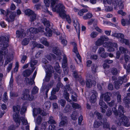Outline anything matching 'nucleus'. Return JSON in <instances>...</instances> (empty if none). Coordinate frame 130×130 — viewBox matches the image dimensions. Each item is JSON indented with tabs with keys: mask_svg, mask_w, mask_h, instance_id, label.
<instances>
[{
	"mask_svg": "<svg viewBox=\"0 0 130 130\" xmlns=\"http://www.w3.org/2000/svg\"><path fill=\"white\" fill-rule=\"evenodd\" d=\"M21 108V106L19 105H14L13 107V111L15 112L13 115V118L15 122H27V120L24 116L21 117L19 118V111Z\"/></svg>",
	"mask_w": 130,
	"mask_h": 130,
	"instance_id": "obj_1",
	"label": "nucleus"
},
{
	"mask_svg": "<svg viewBox=\"0 0 130 130\" xmlns=\"http://www.w3.org/2000/svg\"><path fill=\"white\" fill-rule=\"evenodd\" d=\"M112 110L114 115L116 116H119V122H127L128 121V118L123 115L124 110V108L122 106L120 105L119 106L118 111L116 109V108L115 107L112 108Z\"/></svg>",
	"mask_w": 130,
	"mask_h": 130,
	"instance_id": "obj_2",
	"label": "nucleus"
},
{
	"mask_svg": "<svg viewBox=\"0 0 130 130\" xmlns=\"http://www.w3.org/2000/svg\"><path fill=\"white\" fill-rule=\"evenodd\" d=\"M42 22L45 26L46 27L45 30L46 32L44 33V35L47 37H50L52 35V30L49 28L50 26L49 21L46 19L43 18L42 19Z\"/></svg>",
	"mask_w": 130,
	"mask_h": 130,
	"instance_id": "obj_3",
	"label": "nucleus"
},
{
	"mask_svg": "<svg viewBox=\"0 0 130 130\" xmlns=\"http://www.w3.org/2000/svg\"><path fill=\"white\" fill-rule=\"evenodd\" d=\"M127 81L126 76L124 75L122 77H119L117 81H115L114 83L116 89H118L119 88L120 86H121L123 82L125 83Z\"/></svg>",
	"mask_w": 130,
	"mask_h": 130,
	"instance_id": "obj_4",
	"label": "nucleus"
},
{
	"mask_svg": "<svg viewBox=\"0 0 130 130\" xmlns=\"http://www.w3.org/2000/svg\"><path fill=\"white\" fill-rule=\"evenodd\" d=\"M29 91L28 90L25 89L23 91L21 98L23 100H28L32 101L34 99V96L29 94Z\"/></svg>",
	"mask_w": 130,
	"mask_h": 130,
	"instance_id": "obj_5",
	"label": "nucleus"
},
{
	"mask_svg": "<svg viewBox=\"0 0 130 130\" xmlns=\"http://www.w3.org/2000/svg\"><path fill=\"white\" fill-rule=\"evenodd\" d=\"M65 7L61 4H59L53 7L52 9L53 11L58 12H66L64 10Z\"/></svg>",
	"mask_w": 130,
	"mask_h": 130,
	"instance_id": "obj_6",
	"label": "nucleus"
},
{
	"mask_svg": "<svg viewBox=\"0 0 130 130\" xmlns=\"http://www.w3.org/2000/svg\"><path fill=\"white\" fill-rule=\"evenodd\" d=\"M7 15H9V18L7 19V20L9 22H13L14 20L16 15V13L15 12H12L8 10L7 11Z\"/></svg>",
	"mask_w": 130,
	"mask_h": 130,
	"instance_id": "obj_7",
	"label": "nucleus"
},
{
	"mask_svg": "<svg viewBox=\"0 0 130 130\" xmlns=\"http://www.w3.org/2000/svg\"><path fill=\"white\" fill-rule=\"evenodd\" d=\"M37 73V70H36L34 72L33 76L32 78H31L30 79L28 78H26L25 79V81L26 82V83L28 84L29 85H32L35 82H34V79L35 78L36 75Z\"/></svg>",
	"mask_w": 130,
	"mask_h": 130,
	"instance_id": "obj_8",
	"label": "nucleus"
},
{
	"mask_svg": "<svg viewBox=\"0 0 130 130\" xmlns=\"http://www.w3.org/2000/svg\"><path fill=\"white\" fill-rule=\"evenodd\" d=\"M112 95L110 92H107L104 94H101L100 96L101 99H103L104 101L108 102L110 100V96Z\"/></svg>",
	"mask_w": 130,
	"mask_h": 130,
	"instance_id": "obj_9",
	"label": "nucleus"
},
{
	"mask_svg": "<svg viewBox=\"0 0 130 130\" xmlns=\"http://www.w3.org/2000/svg\"><path fill=\"white\" fill-rule=\"evenodd\" d=\"M90 94L91 95L90 96V101L91 103H94L96 100L97 93L94 90H92Z\"/></svg>",
	"mask_w": 130,
	"mask_h": 130,
	"instance_id": "obj_10",
	"label": "nucleus"
},
{
	"mask_svg": "<svg viewBox=\"0 0 130 130\" xmlns=\"http://www.w3.org/2000/svg\"><path fill=\"white\" fill-rule=\"evenodd\" d=\"M8 46L7 42H4L3 43V46L2 51H0V57H1L3 55H6L8 53V50L6 47Z\"/></svg>",
	"mask_w": 130,
	"mask_h": 130,
	"instance_id": "obj_11",
	"label": "nucleus"
},
{
	"mask_svg": "<svg viewBox=\"0 0 130 130\" xmlns=\"http://www.w3.org/2000/svg\"><path fill=\"white\" fill-rule=\"evenodd\" d=\"M38 61L35 60L34 57H31L29 63L30 65V67L32 68V71H34L36 68L35 66L38 63Z\"/></svg>",
	"mask_w": 130,
	"mask_h": 130,
	"instance_id": "obj_12",
	"label": "nucleus"
},
{
	"mask_svg": "<svg viewBox=\"0 0 130 130\" xmlns=\"http://www.w3.org/2000/svg\"><path fill=\"white\" fill-rule=\"evenodd\" d=\"M111 42H106L104 43L103 46L105 48H108V51L109 52L113 51L115 49L113 47H111Z\"/></svg>",
	"mask_w": 130,
	"mask_h": 130,
	"instance_id": "obj_13",
	"label": "nucleus"
},
{
	"mask_svg": "<svg viewBox=\"0 0 130 130\" xmlns=\"http://www.w3.org/2000/svg\"><path fill=\"white\" fill-rule=\"evenodd\" d=\"M16 36L18 38L24 37L26 35L24 31L21 29L20 30H17L16 32Z\"/></svg>",
	"mask_w": 130,
	"mask_h": 130,
	"instance_id": "obj_14",
	"label": "nucleus"
},
{
	"mask_svg": "<svg viewBox=\"0 0 130 130\" xmlns=\"http://www.w3.org/2000/svg\"><path fill=\"white\" fill-rule=\"evenodd\" d=\"M43 67L45 69V72L47 71L52 73H53L54 72L52 67L49 64L46 65L44 66Z\"/></svg>",
	"mask_w": 130,
	"mask_h": 130,
	"instance_id": "obj_15",
	"label": "nucleus"
},
{
	"mask_svg": "<svg viewBox=\"0 0 130 130\" xmlns=\"http://www.w3.org/2000/svg\"><path fill=\"white\" fill-rule=\"evenodd\" d=\"M74 26L77 32V30H78V38H79V35L80 33V28L79 27L80 25L78 22L77 21H76V22H74Z\"/></svg>",
	"mask_w": 130,
	"mask_h": 130,
	"instance_id": "obj_16",
	"label": "nucleus"
},
{
	"mask_svg": "<svg viewBox=\"0 0 130 130\" xmlns=\"http://www.w3.org/2000/svg\"><path fill=\"white\" fill-rule=\"evenodd\" d=\"M96 84V82L94 80H87L86 81V85L87 87L90 88L91 87L92 85L95 86Z\"/></svg>",
	"mask_w": 130,
	"mask_h": 130,
	"instance_id": "obj_17",
	"label": "nucleus"
},
{
	"mask_svg": "<svg viewBox=\"0 0 130 130\" xmlns=\"http://www.w3.org/2000/svg\"><path fill=\"white\" fill-rule=\"evenodd\" d=\"M42 111V110L40 108H35L33 110V114L34 116L35 117L37 114H40L41 112Z\"/></svg>",
	"mask_w": 130,
	"mask_h": 130,
	"instance_id": "obj_18",
	"label": "nucleus"
},
{
	"mask_svg": "<svg viewBox=\"0 0 130 130\" xmlns=\"http://www.w3.org/2000/svg\"><path fill=\"white\" fill-rule=\"evenodd\" d=\"M59 116L60 122H67L68 121V118L66 116H63L62 113H60Z\"/></svg>",
	"mask_w": 130,
	"mask_h": 130,
	"instance_id": "obj_19",
	"label": "nucleus"
},
{
	"mask_svg": "<svg viewBox=\"0 0 130 130\" xmlns=\"http://www.w3.org/2000/svg\"><path fill=\"white\" fill-rule=\"evenodd\" d=\"M130 93L127 94V96L124 98L123 102L126 104L128 105L130 103Z\"/></svg>",
	"mask_w": 130,
	"mask_h": 130,
	"instance_id": "obj_20",
	"label": "nucleus"
},
{
	"mask_svg": "<svg viewBox=\"0 0 130 130\" xmlns=\"http://www.w3.org/2000/svg\"><path fill=\"white\" fill-rule=\"evenodd\" d=\"M52 76V73H49L47 71H46V75L45 77V81L47 82L49 81L50 78Z\"/></svg>",
	"mask_w": 130,
	"mask_h": 130,
	"instance_id": "obj_21",
	"label": "nucleus"
},
{
	"mask_svg": "<svg viewBox=\"0 0 130 130\" xmlns=\"http://www.w3.org/2000/svg\"><path fill=\"white\" fill-rule=\"evenodd\" d=\"M32 69L31 70L29 69H27L24 71L23 72V75L25 77L29 76L30 74L33 72Z\"/></svg>",
	"mask_w": 130,
	"mask_h": 130,
	"instance_id": "obj_22",
	"label": "nucleus"
},
{
	"mask_svg": "<svg viewBox=\"0 0 130 130\" xmlns=\"http://www.w3.org/2000/svg\"><path fill=\"white\" fill-rule=\"evenodd\" d=\"M62 67L63 68H65L67 65V59L66 55H64L63 56L62 60Z\"/></svg>",
	"mask_w": 130,
	"mask_h": 130,
	"instance_id": "obj_23",
	"label": "nucleus"
},
{
	"mask_svg": "<svg viewBox=\"0 0 130 130\" xmlns=\"http://www.w3.org/2000/svg\"><path fill=\"white\" fill-rule=\"evenodd\" d=\"M49 90V88L47 87V85H43L41 88V91L45 92L46 97H47V93Z\"/></svg>",
	"mask_w": 130,
	"mask_h": 130,
	"instance_id": "obj_24",
	"label": "nucleus"
},
{
	"mask_svg": "<svg viewBox=\"0 0 130 130\" xmlns=\"http://www.w3.org/2000/svg\"><path fill=\"white\" fill-rule=\"evenodd\" d=\"M53 52L56 55H60L61 54V52L59 48L57 47H55L54 48Z\"/></svg>",
	"mask_w": 130,
	"mask_h": 130,
	"instance_id": "obj_25",
	"label": "nucleus"
},
{
	"mask_svg": "<svg viewBox=\"0 0 130 130\" xmlns=\"http://www.w3.org/2000/svg\"><path fill=\"white\" fill-rule=\"evenodd\" d=\"M38 31L37 29L33 27H31L27 30L28 32L29 31L31 33L33 34H36L38 33Z\"/></svg>",
	"mask_w": 130,
	"mask_h": 130,
	"instance_id": "obj_26",
	"label": "nucleus"
},
{
	"mask_svg": "<svg viewBox=\"0 0 130 130\" xmlns=\"http://www.w3.org/2000/svg\"><path fill=\"white\" fill-rule=\"evenodd\" d=\"M40 42L45 45L48 46H49V43L47 41V39L46 38H42L40 40Z\"/></svg>",
	"mask_w": 130,
	"mask_h": 130,
	"instance_id": "obj_27",
	"label": "nucleus"
},
{
	"mask_svg": "<svg viewBox=\"0 0 130 130\" xmlns=\"http://www.w3.org/2000/svg\"><path fill=\"white\" fill-rule=\"evenodd\" d=\"M46 57L48 60L50 61L52 59H55L56 58L54 54H52L47 55Z\"/></svg>",
	"mask_w": 130,
	"mask_h": 130,
	"instance_id": "obj_28",
	"label": "nucleus"
},
{
	"mask_svg": "<svg viewBox=\"0 0 130 130\" xmlns=\"http://www.w3.org/2000/svg\"><path fill=\"white\" fill-rule=\"evenodd\" d=\"M93 16L92 14L91 13H88L84 15L83 17V18L85 20H87L91 18Z\"/></svg>",
	"mask_w": 130,
	"mask_h": 130,
	"instance_id": "obj_29",
	"label": "nucleus"
},
{
	"mask_svg": "<svg viewBox=\"0 0 130 130\" xmlns=\"http://www.w3.org/2000/svg\"><path fill=\"white\" fill-rule=\"evenodd\" d=\"M60 68L59 64L58 63H56L54 67L55 69L58 73L60 74L61 73V70L60 69Z\"/></svg>",
	"mask_w": 130,
	"mask_h": 130,
	"instance_id": "obj_30",
	"label": "nucleus"
},
{
	"mask_svg": "<svg viewBox=\"0 0 130 130\" xmlns=\"http://www.w3.org/2000/svg\"><path fill=\"white\" fill-rule=\"evenodd\" d=\"M9 36H1L0 37V41L4 42H8L9 40Z\"/></svg>",
	"mask_w": 130,
	"mask_h": 130,
	"instance_id": "obj_31",
	"label": "nucleus"
},
{
	"mask_svg": "<svg viewBox=\"0 0 130 130\" xmlns=\"http://www.w3.org/2000/svg\"><path fill=\"white\" fill-rule=\"evenodd\" d=\"M78 113L76 111L73 112L71 116V118L72 119L74 120H76L78 116Z\"/></svg>",
	"mask_w": 130,
	"mask_h": 130,
	"instance_id": "obj_32",
	"label": "nucleus"
},
{
	"mask_svg": "<svg viewBox=\"0 0 130 130\" xmlns=\"http://www.w3.org/2000/svg\"><path fill=\"white\" fill-rule=\"evenodd\" d=\"M111 72L113 75H116L119 73V71L115 68H112L111 69Z\"/></svg>",
	"mask_w": 130,
	"mask_h": 130,
	"instance_id": "obj_33",
	"label": "nucleus"
},
{
	"mask_svg": "<svg viewBox=\"0 0 130 130\" xmlns=\"http://www.w3.org/2000/svg\"><path fill=\"white\" fill-rule=\"evenodd\" d=\"M37 15L34 12L29 16L30 20L31 22L35 20L36 19Z\"/></svg>",
	"mask_w": 130,
	"mask_h": 130,
	"instance_id": "obj_34",
	"label": "nucleus"
},
{
	"mask_svg": "<svg viewBox=\"0 0 130 130\" xmlns=\"http://www.w3.org/2000/svg\"><path fill=\"white\" fill-rule=\"evenodd\" d=\"M119 50L122 54L127 53L128 52L127 49L123 46L119 47Z\"/></svg>",
	"mask_w": 130,
	"mask_h": 130,
	"instance_id": "obj_35",
	"label": "nucleus"
},
{
	"mask_svg": "<svg viewBox=\"0 0 130 130\" xmlns=\"http://www.w3.org/2000/svg\"><path fill=\"white\" fill-rule=\"evenodd\" d=\"M78 72L76 70L73 71V75L74 77L77 80H78L80 79V76H79L78 75Z\"/></svg>",
	"mask_w": 130,
	"mask_h": 130,
	"instance_id": "obj_36",
	"label": "nucleus"
},
{
	"mask_svg": "<svg viewBox=\"0 0 130 130\" xmlns=\"http://www.w3.org/2000/svg\"><path fill=\"white\" fill-rule=\"evenodd\" d=\"M99 104L101 106V107H102L105 109H107V106L106 105L105 103L102 100L100 99L99 101Z\"/></svg>",
	"mask_w": 130,
	"mask_h": 130,
	"instance_id": "obj_37",
	"label": "nucleus"
},
{
	"mask_svg": "<svg viewBox=\"0 0 130 130\" xmlns=\"http://www.w3.org/2000/svg\"><path fill=\"white\" fill-rule=\"evenodd\" d=\"M88 10L86 9H83L79 11L78 13V15L80 16H82L84 13L88 12Z\"/></svg>",
	"mask_w": 130,
	"mask_h": 130,
	"instance_id": "obj_38",
	"label": "nucleus"
},
{
	"mask_svg": "<svg viewBox=\"0 0 130 130\" xmlns=\"http://www.w3.org/2000/svg\"><path fill=\"white\" fill-rule=\"evenodd\" d=\"M63 96L68 102H71V100L69 98V94L67 92H64L63 94Z\"/></svg>",
	"mask_w": 130,
	"mask_h": 130,
	"instance_id": "obj_39",
	"label": "nucleus"
},
{
	"mask_svg": "<svg viewBox=\"0 0 130 130\" xmlns=\"http://www.w3.org/2000/svg\"><path fill=\"white\" fill-rule=\"evenodd\" d=\"M104 43L103 42L100 38L95 42V44L96 45L100 46L103 44Z\"/></svg>",
	"mask_w": 130,
	"mask_h": 130,
	"instance_id": "obj_40",
	"label": "nucleus"
},
{
	"mask_svg": "<svg viewBox=\"0 0 130 130\" xmlns=\"http://www.w3.org/2000/svg\"><path fill=\"white\" fill-rule=\"evenodd\" d=\"M38 88L36 86H35L32 90L31 93L33 94H36L38 93Z\"/></svg>",
	"mask_w": 130,
	"mask_h": 130,
	"instance_id": "obj_41",
	"label": "nucleus"
},
{
	"mask_svg": "<svg viewBox=\"0 0 130 130\" xmlns=\"http://www.w3.org/2000/svg\"><path fill=\"white\" fill-rule=\"evenodd\" d=\"M34 12L33 11L29 9L26 10L25 11V14L29 17Z\"/></svg>",
	"mask_w": 130,
	"mask_h": 130,
	"instance_id": "obj_42",
	"label": "nucleus"
},
{
	"mask_svg": "<svg viewBox=\"0 0 130 130\" xmlns=\"http://www.w3.org/2000/svg\"><path fill=\"white\" fill-rule=\"evenodd\" d=\"M58 102L63 107H64L65 105L66 104V101L64 100L61 99L58 101Z\"/></svg>",
	"mask_w": 130,
	"mask_h": 130,
	"instance_id": "obj_43",
	"label": "nucleus"
},
{
	"mask_svg": "<svg viewBox=\"0 0 130 130\" xmlns=\"http://www.w3.org/2000/svg\"><path fill=\"white\" fill-rule=\"evenodd\" d=\"M44 106L46 109H49L51 106V103L49 101H46L44 104Z\"/></svg>",
	"mask_w": 130,
	"mask_h": 130,
	"instance_id": "obj_44",
	"label": "nucleus"
},
{
	"mask_svg": "<svg viewBox=\"0 0 130 130\" xmlns=\"http://www.w3.org/2000/svg\"><path fill=\"white\" fill-rule=\"evenodd\" d=\"M58 0H51V7L52 9L54 7L55 5L58 3Z\"/></svg>",
	"mask_w": 130,
	"mask_h": 130,
	"instance_id": "obj_45",
	"label": "nucleus"
},
{
	"mask_svg": "<svg viewBox=\"0 0 130 130\" xmlns=\"http://www.w3.org/2000/svg\"><path fill=\"white\" fill-rule=\"evenodd\" d=\"M29 42V40L28 39L25 38L24 39L22 42V44L24 45H27Z\"/></svg>",
	"mask_w": 130,
	"mask_h": 130,
	"instance_id": "obj_46",
	"label": "nucleus"
},
{
	"mask_svg": "<svg viewBox=\"0 0 130 130\" xmlns=\"http://www.w3.org/2000/svg\"><path fill=\"white\" fill-rule=\"evenodd\" d=\"M59 88L56 87L53 88L51 92V94H54L56 92H58L59 90Z\"/></svg>",
	"mask_w": 130,
	"mask_h": 130,
	"instance_id": "obj_47",
	"label": "nucleus"
},
{
	"mask_svg": "<svg viewBox=\"0 0 130 130\" xmlns=\"http://www.w3.org/2000/svg\"><path fill=\"white\" fill-rule=\"evenodd\" d=\"M72 107L75 109H78L80 107V106L76 103H73L72 104Z\"/></svg>",
	"mask_w": 130,
	"mask_h": 130,
	"instance_id": "obj_48",
	"label": "nucleus"
},
{
	"mask_svg": "<svg viewBox=\"0 0 130 130\" xmlns=\"http://www.w3.org/2000/svg\"><path fill=\"white\" fill-rule=\"evenodd\" d=\"M7 94V92H4L3 95V101L4 102H6L8 100V96Z\"/></svg>",
	"mask_w": 130,
	"mask_h": 130,
	"instance_id": "obj_49",
	"label": "nucleus"
},
{
	"mask_svg": "<svg viewBox=\"0 0 130 130\" xmlns=\"http://www.w3.org/2000/svg\"><path fill=\"white\" fill-rule=\"evenodd\" d=\"M26 107L25 106L22 107L20 111V113L21 115H23L25 113L26 110Z\"/></svg>",
	"mask_w": 130,
	"mask_h": 130,
	"instance_id": "obj_50",
	"label": "nucleus"
},
{
	"mask_svg": "<svg viewBox=\"0 0 130 130\" xmlns=\"http://www.w3.org/2000/svg\"><path fill=\"white\" fill-rule=\"evenodd\" d=\"M118 0H112V4L115 6H116L114 7V8L116 9V7L117 6L118 3L119 2Z\"/></svg>",
	"mask_w": 130,
	"mask_h": 130,
	"instance_id": "obj_51",
	"label": "nucleus"
},
{
	"mask_svg": "<svg viewBox=\"0 0 130 130\" xmlns=\"http://www.w3.org/2000/svg\"><path fill=\"white\" fill-rule=\"evenodd\" d=\"M103 127L104 128H106V130H110L109 128V125L108 122H103Z\"/></svg>",
	"mask_w": 130,
	"mask_h": 130,
	"instance_id": "obj_52",
	"label": "nucleus"
},
{
	"mask_svg": "<svg viewBox=\"0 0 130 130\" xmlns=\"http://www.w3.org/2000/svg\"><path fill=\"white\" fill-rule=\"evenodd\" d=\"M100 38L104 42L105 41H107L109 40V38L105 36H101Z\"/></svg>",
	"mask_w": 130,
	"mask_h": 130,
	"instance_id": "obj_53",
	"label": "nucleus"
},
{
	"mask_svg": "<svg viewBox=\"0 0 130 130\" xmlns=\"http://www.w3.org/2000/svg\"><path fill=\"white\" fill-rule=\"evenodd\" d=\"M54 82L53 80H51L50 82L47 85V87L49 88V89L53 86Z\"/></svg>",
	"mask_w": 130,
	"mask_h": 130,
	"instance_id": "obj_54",
	"label": "nucleus"
},
{
	"mask_svg": "<svg viewBox=\"0 0 130 130\" xmlns=\"http://www.w3.org/2000/svg\"><path fill=\"white\" fill-rule=\"evenodd\" d=\"M13 81V77L12 76H11L9 82V86H10V88H12Z\"/></svg>",
	"mask_w": 130,
	"mask_h": 130,
	"instance_id": "obj_55",
	"label": "nucleus"
},
{
	"mask_svg": "<svg viewBox=\"0 0 130 130\" xmlns=\"http://www.w3.org/2000/svg\"><path fill=\"white\" fill-rule=\"evenodd\" d=\"M98 35V33L95 31H93L92 32L90 36L92 38H94L95 37Z\"/></svg>",
	"mask_w": 130,
	"mask_h": 130,
	"instance_id": "obj_56",
	"label": "nucleus"
},
{
	"mask_svg": "<svg viewBox=\"0 0 130 130\" xmlns=\"http://www.w3.org/2000/svg\"><path fill=\"white\" fill-rule=\"evenodd\" d=\"M117 6L119 7V8L120 9H122L123 8L124 6L123 3L122 1H119L118 5H117Z\"/></svg>",
	"mask_w": 130,
	"mask_h": 130,
	"instance_id": "obj_57",
	"label": "nucleus"
},
{
	"mask_svg": "<svg viewBox=\"0 0 130 130\" xmlns=\"http://www.w3.org/2000/svg\"><path fill=\"white\" fill-rule=\"evenodd\" d=\"M86 76L87 77V80H92V77L90 74L89 73H87L86 75Z\"/></svg>",
	"mask_w": 130,
	"mask_h": 130,
	"instance_id": "obj_58",
	"label": "nucleus"
},
{
	"mask_svg": "<svg viewBox=\"0 0 130 130\" xmlns=\"http://www.w3.org/2000/svg\"><path fill=\"white\" fill-rule=\"evenodd\" d=\"M121 41L122 42L125 43L126 45H128L129 44V41L127 39H123L121 40Z\"/></svg>",
	"mask_w": 130,
	"mask_h": 130,
	"instance_id": "obj_59",
	"label": "nucleus"
},
{
	"mask_svg": "<svg viewBox=\"0 0 130 130\" xmlns=\"http://www.w3.org/2000/svg\"><path fill=\"white\" fill-rule=\"evenodd\" d=\"M124 35L122 34L119 33L117 34V38L118 39H121V40L124 39Z\"/></svg>",
	"mask_w": 130,
	"mask_h": 130,
	"instance_id": "obj_60",
	"label": "nucleus"
},
{
	"mask_svg": "<svg viewBox=\"0 0 130 130\" xmlns=\"http://www.w3.org/2000/svg\"><path fill=\"white\" fill-rule=\"evenodd\" d=\"M60 74H58L57 73H55L54 74V78L55 79L58 78V80H59L60 79Z\"/></svg>",
	"mask_w": 130,
	"mask_h": 130,
	"instance_id": "obj_61",
	"label": "nucleus"
},
{
	"mask_svg": "<svg viewBox=\"0 0 130 130\" xmlns=\"http://www.w3.org/2000/svg\"><path fill=\"white\" fill-rule=\"evenodd\" d=\"M60 16L62 19H64L67 16L65 13L66 12H59Z\"/></svg>",
	"mask_w": 130,
	"mask_h": 130,
	"instance_id": "obj_62",
	"label": "nucleus"
},
{
	"mask_svg": "<svg viewBox=\"0 0 130 130\" xmlns=\"http://www.w3.org/2000/svg\"><path fill=\"white\" fill-rule=\"evenodd\" d=\"M43 120L42 117L39 115L38 116L36 119V122H41Z\"/></svg>",
	"mask_w": 130,
	"mask_h": 130,
	"instance_id": "obj_63",
	"label": "nucleus"
},
{
	"mask_svg": "<svg viewBox=\"0 0 130 130\" xmlns=\"http://www.w3.org/2000/svg\"><path fill=\"white\" fill-rule=\"evenodd\" d=\"M92 71L94 72H95L96 71V69L97 68L96 65L94 64H93L92 65L91 67Z\"/></svg>",
	"mask_w": 130,
	"mask_h": 130,
	"instance_id": "obj_64",
	"label": "nucleus"
}]
</instances>
